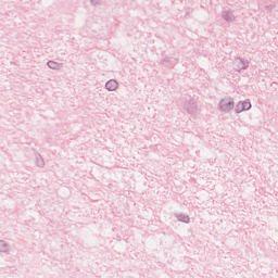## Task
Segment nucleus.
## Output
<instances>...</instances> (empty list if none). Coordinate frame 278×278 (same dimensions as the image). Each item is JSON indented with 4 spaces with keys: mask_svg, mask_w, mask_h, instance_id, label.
<instances>
[{
    "mask_svg": "<svg viewBox=\"0 0 278 278\" xmlns=\"http://www.w3.org/2000/svg\"><path fill=\"white\" fill-rule=\"evenodd\" d=\"M53 64H55L54 62H49L48 66H50V68H53Z\"/></svg>",
    "mask_w": 278,
    "mask_h": 278,
    "instance_id": "423d86ee",
    "label": "nucleus"
},
{
    "mask_svg": "<svg viewBox=\"0 0 278 278\" xmlns=\"http://www.w3.org/2000/svg\"><path fill=\"white\" fill-rule=\"evenodd\" d=\"M116 88H118V83H116V80H109L106 83V89L111 92H113V90H116Z\"/></svg>",
    "mask_w": 278,
    "mask_h": 278,
    "instance_id": "f03ea898",
    "label": "nucleus"
},
{
    "mask_svg": "<svg viewBox=\"0 0 278 278\" xmlns=\"http://www.w3.org/2000/svg\"><path fill=\"white\" fill-rule=\"evenodd\" d=\"M243 103V110H251V102L244 101Z\"/></svg>",
    "mask_w": 278,
    "mask_h": 278,
    "instance_id": "20e7f679",
    "label": "nucleus"
},
{
    "mask_svg": "<svg viewBox=\"0 0 278 278\" xmlns=\"http://www.w3.org/2000/svg\"><path fill=\"white\" fill-rule=\"evenodd\" d=\"M220 110L222 112H229V110H233V102L229 100H223L220 102Z\"/></svg>",
    "mask_w": 278,
    "mask_h": 278,
    "instance_id": "f257e3e1",
    "label": "nucleus"
},
{
    "mask_svg": "<svg viewBox=\"0 0 278 278\" xmlns=\"http://www.w3.org/2000/svg\"><path fill=\"white\" fill-rule=\"evenodd\" d=\"M1 251H8V247L5 245V242L0 241V252Z\"/></svg>",
    "mask_w": 278,
    "mask_h": 278,
    "instance_id": "39448f33",
    "label": "nucleus"
},
{
    "mask_svg": "<svg viewBox=\"0 0 278 278\" xmlns=\"http://www.w3.org/2000/svg\"><path fill=\"white\" fill-rule=\"evenodd\" d=\"M237 112H244V104H243V102H239L238 104H237Z\"/></svg>",
    "mask_w": 278,
    "mask_h": 278,
    "instance_id": "7ed1b4c3",
    "label": "nucleus"
}]
</instances>
